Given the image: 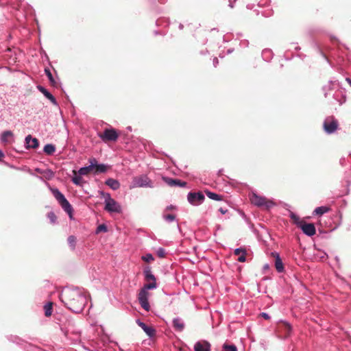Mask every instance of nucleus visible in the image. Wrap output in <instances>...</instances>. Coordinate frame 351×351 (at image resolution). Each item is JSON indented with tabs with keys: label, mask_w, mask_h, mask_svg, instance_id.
I'll return each instance as SVG.
<instances>
[{
	"label": "nucleus",
	"mask_w": 351,
	"mask_h": 351,
	"mask_svg": "<svg viewBox=\"0 0 351 351\" xmlns=\"http://www.w3.org/2000/svg\"><path fill=\"white\" fill-rule=\"evenodd\" d=\"M61 300L71 311L79 313L86 304L87 296L80 288H66L61 295Z\"/></svg>",
	"instance_id": "f257e3e1"
},
{
	"label": "nucleus",
	"mask_w": 351,
	"mask_h": 351,
	"mask_svg": "<svg viewBox=\"0 0 351 351\" xmlns=\"http://www.w3.org/2000/svg\"><path fill=\"white\" fill-rule=\"evenodd\" d=\"M156 288H157L156 282H152L151 283L144 285L138 293V302L141 307L146 311H149L150 310V306L149 303V298L150 293L148 291L150 289H154Z\"/></svg>",
	"instance_id": "f03ea898"
},
{
	"label": "nucleus",
	"mask_w": 351,
	"mask_h": 351,
	"mask_svg": "<svg viewBox=\"0 0 351 351\" xmlns=\"http://www.w3.org/2000/svg\"><path fill=\"white\" fill-rule=\"evenodd\" d=\"M51 192L62 208L69 215L70 218H72L73 208L64 195L58 189H52Z\"/></svg>",
	"instance_id": "7ed1b4c3"
},
{
	"label": "nucleus",
	"mask_w": 351,
	"mask_h": 351,
	"mask_svg": "<svg viewBox=\"0 0 351 351\" xmlns=\"http://www.w3.org/2000/svg\"><path fill=\"white\" fill-rule=\"evenodd\" d=\"M250 201L253 205L258 208H265L266 209H269L276 205L272 200L267 199L265 197L258 195L256 193H252L250 196Z\"/></svg>",
	"instance_id": "20e7f679"
},
{
	"label": "nucleus",
	"mask_w": 351,
	"mask_h": 351,
	"mask_svg": "<svg viewBox=\"0 0 351 351\" xmlns=\"http://www.w3.org/2000/svg\"><path fill=\"white\" fill-rule=\"evenodd\" d=\"M153 188L154 184L152 181L148 178L147 175H141L134 177L130 186V188Z\"/></svg>",
	"instance_id": "39448f33"
},
{
	"label": "nucleus",
	"mask_w": 351,
	"mask_h": 351,
	"mask_svg": "<svg viewBox=\"0 0 351 351\" xmlns=\"http://www.w3.org/2000/svg\"><path fill=\"white\" fill-rule=\"evenodd\" d=\"M105 210L109 213H121L122 211L121 206L114 199L111 198L109 193L106 194L105 199Z\"/></svg>",
	"instance_id": "423d86ee"
},
{
	"label": "nucleus",
	"mask_w": 351,
	"mask_h": 351,
	"mask_svg": "<svg viewBox=\"0 0 351 351\" xmlns=\"http://www.w3.org/2000/svg\"><path fill=\"white\" fill-rule=\"evenodd\" d=\"M338 127L339 122L332 116L326 117L323 123L324 130L328 134L335 133Z\"/></svg>",
	"instance_id": "0eeeda50"
},
{
	"label": "nucleus",
	"mask_w": 351,
	"mask_h": 351,
	"mask_svg": "<svg viewBox=\"0 0 351 351\" xmlns=\"http://www.w3.org/2000/svg\"><path fill=\"white\" fill-rule=\"evenodd\" d=\"M205 199L202 192H189L187 195L188 202L193 206H199L202 204Z\"/></svg>",
	"instance_id": "6e6552de"
},
{
	"label": "nucleus",
	"mask_w": 351,
	"mask_h": 351,
	"mask_svg": "<svg viewBox=\"0 0 351 351\" xmlns=\"http://www.w3.org/2000/svg\"><path fill=\"white\" fill-rule=\"evenodd\" d=\"M104 141H116L118 138V134L114 129H105L103 134L99 135Z\"/></svg>",
	"instance_id": "1a4fd4ad"
},
{
	"label": "nucleus",
	"mask_w": 351,
	"mask_h": 351,
	"mask_svg": "<svg viewBox=\"0 0 351 351\" xmlns=\"http://www.w3.org/2000/svg\"><path fill=\"white\" fill-rule=\"evenodd\" d=\"M89 162L94 165L93 173L99 174L106 173L110 168V166L106 164H99L96 158H93L89 160Z\"/></svg>",
	"instance_id": "9d476101"
},
{
	"label": "nucleus",
	"mask_w": 351,
	"mask_h": 351,
	"mask_svg": "<svg viewBox=\"0 0 351 351\" xmlns=\"http://www.w3.org/2000/svg\"><path fill=\"white\" fill-rule=\"evenodd\" d=\"M194 351H211V344L206 340L197 341L193 346Z\"/></svg>",
	"instance_id": "9b49d317"
},
{
	"label": "nucleus",
	"mask_w": 351,
	"mask_h": 351,
	"mask_svg": "<svg viewBox=\"0 0 351 351\" xmlns=\"http://www.w3.org/2000/svg\"><path fill=\"white\" fill-rule=\"evenodd\" d=\"M299 228L302 230L304 234L308 237L313 236L316 232L315 227L313 223H306L303 221Z\"/></svg>",
	"instance_id": "f8f14e48"
},
{
	"label": "nucleus",
	"mask_w": 351,
	"mask_h": 351,
	"mask_svg": "<svg viewBox=\"0 0 351 351\" xmlns=\"http://www.w3.org/2000/svg\"><path fill=\"white\" fill-rule=\"evenodd\" d=\"M136 324L143 330L149 337L152 338L155 335L156 330L154 328L148 326L139 319L136 320Z\"/></svg>",
	"instance_id": "ddd939ff"
},
{
	"label": "nucleus",
	"mask_w": 351,
	"mask_h": 351,
	"mask_svg": "<svg viewBox=\"0 0 351 351\" xmlns=\"http://www.w3.org/2000/svg\"><path fill=\"white\" fill-rule=\"evenodd\" d=\"M37 89L42 93L45 97H46L55 106H58V102L54 97V96L49 92L45 87L43 86L38 85L37 86Z\"/></svg>",
	"instance_id": "4468645a"
},
{
	"label": "nucleus",
	"mask_w": 351,
	"mask_h": 351,
	"mask_svg": "<svg viewBox=\"0 0 351 351\" xmlns=\"http://www.w3.org/2000/svg\"><path fill=\"white\" fill-rule=\"evenodd\" d=\"M172 325L175 330L178 332L183 331L185 328L184 322L179 317H176L173 319Z\"/></svg>",
	"instance_id": "2eb2a0df"
},
{
	"label": "nucleus",
	"mask_w": 351,
	"mask_h": 351,
	"mask_svg": "<svg viewBox=\"0 0 351 351\" xmlns=\"http://www.w3.org/2000/svg\"><path fill=\"white\" fill-rule=\"evenodd\" d=\"M25 144L27 145V148H33L36 149L39 145L38 140L36 138H32L31 135H27L25 137Z\"/></svg>",
	"instance_id": "dca6fc26"
},
{
	"label": "nucleus",
	"mask_w": 351,
	"mask_h": 351,
	"mask_svg": "<svg viewBox=\"0 0 351 351\" xmlns=\"http://www.w3.org/2000/svg\"><path fill=\"white\" fill-rule=\"evenodd\" d=\"M163 180L168 185L171 186H178L184 187L186 185V183L185 182H182L181 180L178 179H172L169 178L163 177Z\"/></svg>",
	"instance_id": "f3484780"
},
{
	"label": "nucleus",
	"mask_w": 351,
	"mask_h": 351,
	"mask_svg": "<svg viewBox=\"0 0 351 351\" xmlns=\"http://www.w3.org/2000/svg\"><path fill=\"white\" fill-rule=\"evenodd\" d=\"M272 255L275 257V267L276 270L278 272H282L284 271V265L279 254L277 252H272Z\"/></svg>",
	"instance_id": "a211bd4d"
},
{
	"label": "nucleus",
	"mask_w": 351,
	"mask_h": 351,
	"mask_svg": "<svg viewBox=\"0 0 351 351\" xmlns=\"http://www.w3.org/2000/svg\"><path fill=\"white\" fill-rule=\"evenodd\" d=\"M339 83L338 81L337 80H330L329 82V84L327 85V86H324L323 88V90L324 91V96L325 97H328V95L329 94L328 92V90H331V89H335V88H339Z\"/></svg>",
	"instance_id": "6ab92c4d"
},
{
	"label": "nucleus",
	"mask_w": 351,
	"mask_h": 351,
	"mask_svg": "<svg viewBox=\"0 0 351 351\" xmlns=\"http://www.w3.org/2000/svg\"><path fill=\"white\" fill-rule=\"evenodd\" d=\"M234 254L235 255L239 256L238 258V261L241 263H243L246 261V250L243 247H239L234 250Z\"/></svg>",
	"instance_id": "aec40b11"
},
{
	"label": "nucleus",
	"mask_w": 351,
	"mask_h": 351,
	"mask_svg": "<svg viewBox=\"0 0 351 351\" xmlns=\"http://www.w3.org/2000/svg\"><path fill=\"white\" fill-rule=\"evenodd\" d=\"M105 184L114 191L117 190L120 187L119 182L113 178L107 179L105 181Z\"/></svg>",
	"instance_id": "412c9836"
},
{
	"label": "nucleus",
	"mask_w": 351,
	"mask_h": 351,
	"mask_svg": "<svg viewBox=\"0 0 351 351\" xmlns=\"http://www.w3.org/2000/svg\"><path fill=\"white\" fill-rule=\"evenodd\" d=\"M143 274L146 280H152V282H156V279L154 275L152 274V269L149 267H147L144 269Z\"/></svg>",
	"instance_id": "4be33fe9"
},
{
	"label": "nucleus",
	"mask_w": 351,
	"mask_h": 351,
	"mask_svg": "<svg viewBox=\"0 0 351 351\" xmlns=\"http://www.w3.org/2000/svg\"><path fill=\"white\" fill-rule=\"evenodd\" d=\"M93 169H94V165H93L92 162H90L89 165L81 167V168L78 170V173H79L80 176H86V175H87L89 172H90L91 171H93Z\"/></svg>",
	"instance_id": "5701e85b"
},
{
	"label": "nucleus",
	"mask_w": 351,
	"mask_h": 351,
	"mask_svg": "<svg viewBox=\"0 0 351 351\" xmlns=\"http://www.w3.org/2000/svg\"><path fill=\"white\" fill-rule=\"evenodd\" d=\"M12 136H13V133L10 130H7V131H4L1 134L0 139H1V142L6 143L9 141L8 138H11Z\"/></svg>",
	"instance_id": "b1692460"
},
{
	"label": "nucleus",
	"mask_w": 351,
	"mask_h": 351,
	"mask_svg": "<svg viewBox=\"0 0 351 351\" xmlns=\"http://www.w3.org/2000/svg\"><path fill=\"white\" fill-rule=\"evenodd\" d=\"M330 208L327 206H319L317 207L314 211L313 215H322L329 211Z\"/></svg>",
	"instance_id": "393cba45"
},
{
	"label": "nucleus",
	"mask_w": 351,
	"mask_h": 351,
	"mask_svg": "<svg viewBox=\"0 0 351 351\" xmlns=\"http://www.w3.org/2000/svg\"><path fill=\"white\" fill-rule=\"evenodd\" d=\"M273 56V53L271 50L269 49H265L262 51V57L264 60L269 62Z\"/></svg>",
	"instance_id": "a878e982"
},
{
	"label": "nucleus",
	"mask_w": 351,
	"mask_h": 351,
	"mask_svg": "<svg viewBox=\"0 0 351 351\" xmlns=\"http://www.w3.org/2000/svg\"><path fill=\"white\" fill-rule=\"evenodd\" d=\"M333 97L341 105L346 101V97L343 95L339 91H336L333 94Z\"/></svg>",
	"instance_id": "bb28decb"
},
{
	"label": "nucleus",
	"mask_w": 351,
	"mask_h": 351,
	"mask_svg": "<svg viewBox=\"0 0 351 351\" xmlns=\"http://www.w3.org/2000/svg\"><path fill=\"white\" fill-rule=\"evenodd\" d=\"M43 151L47 155H53L56 152V147L53 144H47L45 145Z\"/></svg>",
	"instance_id": "cd10ccee"
},
{
	"label": "nucleus",
	"mask_w": 351,
	"mask_h": 351,
	"mask_svg": "<svg viewBox=\"0 0 351 351\" xmlns=\"http://www.w3.org/2000/svg\"><path fill=\"white\" fill-rule=\"evenodd\" d=\"M290 218L293 221L294 223L299 228L300 225L303 223V221L300 219L299 216H298L295 213L291 212L289 214Z\"/></svg>",
	"instance_id": "c85d7f7f"
},
{
	"label": "nucleus",
	"mask_w": 351,
	"mask_h": 351,
	"mask_svg": "<svg viewBox=\"0 0 351 351\" xmlns=\"http://www.w3.org/2000/svg\"><path fill=\"white\" fill-rule=\"evenodd\" d=\"M74 176L72 178V182L77 186H81L82 184V178L79 173L77 175V172L73 171Z\"/></svg>",
	"instance_id": "c756f323"
},
{
	"label": "nucleus",
	"mask_w": 351,
	"mask_h": 351,
	"mask_svg": "<svg viewBox=\"0 0 351 351\" xmlns=\"http://www.w3.org/2000/svg\"><path fill=\"white\" fill-rule=\"evenodd\" d=\"M206 193L207 196L211 199L216 200V201L221 200V196L215 193L207 191H206Z\"/></svg>",
	"instance_id": "7c9ffc66"
},
{
	"label": "nucleus",
	"mask_w": 351,
	"mask_h": 351,
	"mask_svg": "<svg viewBox=\"0 0 351 351\" xmlns=\"http://www.w3.org/2000/svg\"><path fill=\"white\" fill-rule=\"evenodd\" d=\"M68 243L69 247L72 250H74L75 248V244H76V237L73 235H71L68 237Z\"/></svg>",
	"instance_id": "2f4dec72"
},
{
	"label": "nucleus",
	"mask_w": 351,
	"mask_h": 351,
	"mask_svg": "<svg viewBox=\"0 0 351 351\" xmlns=\"http://www.w3.org/2000/svg\"><path fill=\"white\" fill-rule=\"evenodd\" d=\"M45 315L49 317L52 313V303L49 302L44 306Z\"/></svg>",
	"instance_id": "473e14b6"
},
{
	"label": "nucleus",
	"mask_w": 351,
	"mask_h": 351,
	"mask_svg": "<svg viewBox=\"0 0 351 351\" xmlns=\"http://www.w3.org/2000/svg\"><path fill=\"white\" fill-rule=\"evenodd\" d=\"M223 351H237V348L235 345H229L225 343L222 346Z\"/></svg>",
	"instance_id": "72a5a7b5"
},
{
	"label": "nucleus",
	"mask_w": 351,
	"mask_h": 351,
	"mask_svg": "<svg viewBox=\"0 0 351 351\" xmlns=\"http://www.w3.org/2000/svg\"><path fill=\"white\" fill-rule=\"evenodd\" d=\"M141 259L145 262L149 263L151 261H153L154 260V258L152 254L147 253V254L143 255L141 257Z\"/></svg>",
	"instance_id": "f704fd0d"
},
{
	"label": "nucleus",
	"mask_w": 351,
	"mask_h": 351,
	"mask_svg": "<svg viewBox=\"0 0 351 351\" xmlns=\"http://www.w3.org/2000/svg\"><path fill=\"white\" fill-rule=\"evenodd\" d=\"M45 73L46 75L47 76V77H48V79H49V82H50L53 85H54V84H55V83H56V82H55V80H54V78H53V75H52V74H51V73L50 70H49V69H45Z\"/></svg>",
	"instance_id": "c9c22d12"
},
{
	"label": "nucleus",
	"mask_w": 351,
	"mask_h": 351,
	"mask_svg": "<svg viewBox=\"0 0 351 351\" xmlns=\"http://www.w3.org/2000/svg\"><path fill=\"white\" fill-rule=\"evenodd\" d=\"M8 339L10 341H12L13 343H15L16 344H21L22 340L16 337V336H14V335H10L8 337Z\"/></svg>",
	"instance_id": "e433bc0d"
},
{
	"label": "nucleus",
	"mask_w": 351,
	"mask_h": 351,
	"mask_svg": "<svg viewBox=\"0 0 351 351\" xmlns=\"http://www.w3.org/2000/svg\"><path fill=\"white\" fill-rule=\"evenodd\" d=\"M47 217L49 218V219L51 223H53V224L56 223L57 218L53 212L48 213Z\"/></svg>",
	"instance_id": "4c0bfd02"
},
{
	"label": "nucleus",
	"mask_w": 351,
	"mask_h": 351,
	"mask_svg": "<svg viewBox=\"0 0 351 351\" xmlns=\"http://www.w3.org/2000/svg\"><path fill=\"white\" fill-rule=\"evenodd\" d=\"M156 253L157 256L160 258H164L166 254L165 250L162 247H159L156 250Z\"/></svg>",
	"instance_id": "58836bf2"
},
{
	"label": "nucleus",
	"mask_w": 351,
	"mask_h": 351,
	"mask_svg": "<svg viewBox=\"0 0 351 351\" xmlns=\"http://www.w3.org/2000/svg\"><path fill=\"white\" fill-rule=\"evenodd\" d=\"M164 219L169 223L173 222L176 219V216L174 215L169 214L164 216Z\"/></svg>",
	"instance_id": "ea45409f"
},
{
	"label": "nucleus",
	"mask_w": 351,
	"mask_h": 351,
	"mask_svg": "<svg viewBox=\"0 0 351 351\" xmlns=\"http://www.w3.org/2000/svg\"><path fill=\"white\" fill-rule=\"evenodd\" d=\"M107 230H108L107 226L105 224H101V225L97 226V230H96V232L97 233H99V232H107Z\"/></svg>",
	"instance_id": "a19ab883"
},
{
	"label": "nucleus",
	"mask_w": 351,
	"mask_h": 351,
	"mask_svg": "<svg viewBox=\"0 0 351 351\" xmlns=\"http://www.w3.org/2000/svg\"><path fill=\"white\" fill-rule=\"evenodd\" d=\"M236 1L237 0H228V6L231 8H233Z\"/></svg>",
	"instance_id": "79ce46f5"
},
{
	"label": "nucleus",
	"mask_w": 351,
	"mask_h": 351,
	"mask_svg": "<svg viewBox=\"0 0 351 351\" xmlns=\"http://www.w3.org/2000/svg\"><path fill=\"white\" fill-rule=\"evenodd\" d=\"M261 317H264L265 319H269V315L267 313H261Z\"/></svg>",
	"instance_id": "37998d69"
},
{
	"label": "nucleus",
	"mask_w": 351,
	"mask_h": 351,
	"mask_svg": "<svg viewBox=\"0 0 351 351\" xmlns=\"http://www.w3.org/2000/svg\"><path fill=\"white\" fill-rule=\"evenodd\" d=\"M219 211L221 214L224 215V214H226V213L228 212V210H227V209H226V208H219Z\"/></svg>",
	"instance_id": "c03bdc74"
},
{
	"label": "nucleus",
	"mask_w": 351,
	"mask_h": 351,
	"mask_svg": "<svg viewBox=\"0 0 351 351\" xmlns=\"http://www.w3.org/2000/svg\"><path fill=\"white\" fill-rule=\"evenodd\" d=\"M218 63H219L218 59L217 58H214V59H213L214 66L216 67L217 66Z\"/></svg>",
	"instance_id": "a18cd8bd"
},
{
	"label": "nucleus",
	"mask_w": 351,
	"mask_h": 351,
	"mask_svg": "<svg viewBox=\"0 0 351 351\" xmlns=\"http://www.w3.org/2000/svg\"><path fill=\"white\" fill-rule=\"evenodd\" d=\"M241 44L243 45V46H247L248 45V42L247 40H244L241 43Z\"/></svg>",
	"instance_id": "49530a36"
},
{
	"label": "nucleus",
	"mask_w": 351,
	"mask_h": 351,
	"mask_svg": "<svg viewBox=\"0 0 351 351\" xmlns=\"http://www.w3.org/2000/svg\"><path fill=\"white\" fill-rule=\"evenodd\" d=\"M346 80L350 84V86H351V80L349 77H347L346 79Z\"/></svg>",
	"instance_id": "de8ad7c7"
},
{
	"label": "nucleus",
	"mask_w": 351,
	"mask_h": 351,
	"mask_svg": "<svg viewBox=\"0 0 351 351\" xmlns=\"http://www.w3.org/2000/svg\"><path fill=\"white\" fill-rule=\"evenodd\" d=\"M263 269H269V265H268V264H265V265L263 266Z\"/></svg>",
	"instance_id": "09e8293b"
},
{
	"label": "nucleus",
	"mask_w": 351,
	"mask_h": 351,
	"mask_svg": "<svg viewBox=\"0 0 351 351\" xmlns=\"http://www.w3.org/2000/svg\"><path fill=\"white\" fill-rule=\"evenodd\" d=\"M3 156H4L3 153L2 152V151L0 150V159L2 158Z\"/></svg>",
	"instance_id": "8fccbe9b"
},
{
	"label": "nucleus",
	"mask_w": 351,
	"mask_h": 351,
	"mask_svg": "<svg viewBox=\"0 0 351 351\" xmlns=\"http://www.w3.org/2000/svg\"><path fill=\"white\" fill-rule=\"evenodd\" d=\"M179 28H180V29H182L183 28V25H182V24H180V25H179Z\"/></svg>",
	"instance_id": "3c124183"
},
{
	"label": "nucleus",
	"mask_w": 351,
	"mask_h": 351,
	"mask_svg": "<svg viewBox=\"0 0 351 351\" xmlns=\"http://www.w3.org/2000/svg\"><path fill=\"white\" fill-rule=\"evenodd\" d=\"M232 51H233V49H228L227 53H230L232 52Z\"/></svg>",
	"instance_id": "603ef678"
},
{
	"label": "nucleus",
	"mask_w": 351,
	"mask_h": 351,
	"mask_svg": "<svg viewBox=\"0 0 351 351\" xmlns=\"http://www.w3.org/2000/svg\"><path fill=\"white\" fill-rule=\"evenodd\" d=\"M220 58H223V56L219 55Z\"/></svg>",
	"instance_id": "864d4df0"
}]
</instances>
